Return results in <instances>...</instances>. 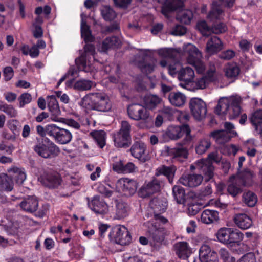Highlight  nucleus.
<instances>
[{
	"label": "nucleus",
	"mask_w": 262,
	"mask_h": 262,
	"mask_svg": "<svg viewBox=\"0 0 262 262\" xmlns=\"http://www.w3.org/2000/svg\"><path fill=\"white\" fill-rule=\"evenodd\" d=\"M160 187L159 181L154 179L149 182L145 183L140 189L138 194L141 198H146L160 191Z\"/></svg>",
	"instance_id": "dca6fc26"
},
{
	"label": "nucleus",
	"mask_w": 262,
	"mask_h": 262,
	"mask_svg": "<svg viewBox=\"0 0 262 262\" xmlns=\"http://www.w3.org/2000/svg\"><path fill=\"white\" fill-rule=\"evenodd\" d=\"M146 148V145L144 143L136 142L132 145L130 151L134 158L138 159L142 162H145L147 160L144 155Z\"/></svg>",
	"instance_id": "aec40b11"
},
{
	"label": "nucleus",
	"mask_w": 262,
	"mask_h": 262,
	"mask_svg": "<svg viewBox=\"0 0 262 262\" xmlns=\"http://www.w3.org/2000/svg\"><path fill=\"white\" fill-rule=\"evenodd\" d=\"M10 177L6 173L0 174V189L7 191H11L13 188V177L18 184H21L26 179L24 169L16 166H12L7 170Z\"/></svg>",
	"instance_id": "f257e3e1"
},
{
	"label": "nucleus",
	"mask_w": 262,
	"mask_h": 262,
	"mask_svg": "<svg viewBox=\"0 0 262 262\" xmlns=\"http://www.w3.org/2000/svg\"><path fill=\"white\" fill-rule=\"evenodd\" d=\"M150 224V223H148ZM149 227L148 232L150 236L156 242H162L166 235L165 229L162 227H157L156 225L151 224V227L148 225Z\"/></svg>",
	"instance_id": "b1692460"
},
{
	"label": "nucleus",
	"mask_w": 262,
	"mask_h": 262,
	"mask_svg": "<svg viewBox=\"0 0 262 262\" xmlns=\"http://www.w3.org/2000/svg\"><path fill=\"white\" fill-rule=\"evenodd\" d=\"M190 108L194 118L201 120L205 118L207 113L206 103L198 98H192L189 103Z\"/></svg>",
	"instance_id": "9b49d317"
},
{
	"label": "nucleus",
	"mask_w": 262,
	"mask_h": 262,
	"mask_svg": "<svg viewBox=\"0 0 262 262\" xmlns=\"http://www.w3.org/2000/svg\"><path fill=\"white\" fill-rule=\"evenodd\" d=\"M211 142L209 139H200L195 146V151L198 155L205 153L211 146Z\"/></svg>",
	"instance_id": "ea45409f"
},
{
	"label": "nucleus",
	"mask_w": 262,
	"mask_h": 262,
	"mask_svg": "<svg viewBox=\"0 0 262 262\" xmlns=\"http://www.w3.org/2000/svg\"><path fill=\"white\" fill-rule=\"evenodd\" d=\"M172 192L177 202L179 204L182 203L185 198L184 189L181 186L176 185L173 187Z\"/></svg>",
	"instance_id": "3c124183"
},
{
	"label": "nucleus",
	"mask_w": 262,
	"mask_h": 262,
	"mask_svg": "<svg viewBox=\"0 0 262 262\" xmlns=\"http://www.w3.org/2000/svg\"><path fill=\"white\" fill-rule=\"evenodd\" d=\"M234 221L237 227L244 230L249 229L252 225L251 217L245 213H239L235 215Z\"/></svg>",
	"instance_id": "393cba45"
},
{
	"label": "nucleus",
	"mask_w": 262,
	"mask_h": 262,
	"mask_svg": "<svg viewBox=\"0 0 262 262\" xmlns=\"http://www.w3.org/2000/svg\"><path fill=\"white\" fill-rule=\"evenodd\" d=\"M33 149L36 154L44 158L57 156L59 152L58 147L53 142H39L34 145Z\"/></svg>",
	"instance_id": "6e6552de"
},
{
	"label": "nucleus",
	"mask_w": 262,
	"mask_h": 262,
	"mask_svg": "<svg viewBox=\"0 0 262 262\" xmlns=\"http://www.w3.org/2000/svg\"><path fill=\"white\" fill-rule=\"evenodd\" d=\"M123 185V190L129 195L133 194L137 188V183L136 181L129 179H124L120 181Z\"/></svg>",
	"instance_id": "e433bc0d"
},
{
	"label": "nucleus",
	"mask_w": 262,
	"mask_h": 262,
	"mask_svg": "<svg viewBox=\"0 0 262 262\" xmlns=\"http://www.w3.org/2000/svg\"><path fill=\"white\" fill-rule=\"evenodd\" d=\"M168 155L173 159L179 161H183L188 157V149L183 146H178L172 148H168Z\"/></svg>",
	"instance_id": "5701e85b"
},
{
	"label": "nucleus",
	"mask_w": 262,
	"mask_h": 262,
	"mask_svg": "<svg viewBox=\"0 0 262 262\" xmlns=\"http://www.w3.org/2000/svg\"><path fill=\"white\" fill-rule=\"evenodd\" d=\"M21 208L28 212L35 211L38 206V202L36 198L34 196H30L25 199L20 204Z\"/></svg>",
	"instance_id": "bb28decb"
},
{
	"label": "nucleus",
	"mask_w": 262,
	"mask_h": 262,
	"mask_svg": "<svg viewBox=\"0 0 262 262\" xmlns=\"http://www.w3.org/2000/svg\"><path fill=\"white\" fill-rule=\"evenodd\" d=\"M130 131L131 125L129 123L126 121H122L120 130L113 135L115 146H128L130 140Z\"/></svg>",
	"instance_id": "39448f33"
},
{
	"label": "nucleus",
	"mask_w": 262,
	"mask_h": 262,
	"mask_svg": "<svg viewBox=\"0 0 262 262\" xmlns=\"http://www.w3.org/2000/svg\"><path fill=\"white\" fill-rule=\"evenodd\" d=\"M238 101V96H231L230 97H224L219 100L218 104L216 107L215 112L218 114H226L229 111L231 106L234 101L237 103Z\"/></svg>",
	"instance_id": "f3484780"
},
{
	"label": "nucleus",
	"mask_w": 262,
	"mask_h": 262,
	"mask_svg": "<svg viewBox=\"0 0 262 262\" xmlns=\"http://www.w3.org/2000/svg\"><path fill=\"white\" fill-rule=\"evenodd\" d=\"M92 94L84 96L78 102V104L85 109L94 110V101Z\"/></svg>",
	"instance_id": "79ce46f5"
},
{
	"label": "nucleus",
	"mask_w": 262,
	"mask_h": 262,
	"mask_svg": "<svg viewBox=\"0 0 262 262\" xmlns=\"http://www.w3.org/2000/svg\"><path fill=\"white\" fill-rule=\"evenodd\" d=\"M72 139V135L69 130L60 127L55 140L60 144H65L69 143Z\"/></svg>",
	"instance_id": "c9c22d12"
},
{
	"label": "nucleus",
	"mask_w": 262,
	"mask_h": 262,
	"mask_svg": "<svg viewBox=\"0 0 262 262\" xmlns=\"http://www.w3.org/2000/svg\"><path fill=\"white\" fill-rule=\"evenodd\" d=\"M251 121L254 125L261 122L262 121V110L255 111L250 118Z\"/></svg>",
	"instance_id": "69168bd1"
},
{
	"label": "nucleus",
	"mask_w": 262,
	"mask_h": 262,
	"mask_svg": "<svg viewBox=\"0 0 262 262\" xmlns=\"http://www.w3.org/2000/svg\"><path fill=\"white\" fill-rule=\"evenodd\" d=\"M190 133V129L187 125H183L182 126L171 125L167 128L165 132V135H166L169 139L177 140L181 138L184 135H185V139L187 141L189 142L192 139Z\"/></svg>",
	"instance_id": "1a4fd4ad"
},
{
	"label": "nucleus",
	"mask_w": 262,
	"mask_h": 262,
	"mask_svg": "<svg viewBox=\"0 0 262 262\" xmlns=\"http://www.w3.org/2000/svg\"><path fill=\"white\" fill-rule=\"evenodd\" d=\"M103 18L106 21H111L116 17V13L110 6H104L101 9Z\"/></svg>",
	"instance_id": "de8ad7c7"
},
{
	"label": "nucleus",
	"mask_w": 262,
	"mask_h": 262,
	"mask_svg": "<svg viewBox=\"0 0 262 262\" xmlns=\"http://www.w3.org/2000/svg\"><path fill=\"white\" fill-rule=\"evenodd\" d=\"M59 128L60 127L53 124L47 125L46 130V135L52 137L55 139L59 129Z\"/></svg>",
	"instance_id": "0e129e2a"
},
{
	"label": "nucleus",
	"mask_w": 262,
	"mask_h": 262,
	"mask_svg": "<svg viewBox=\"0 0 262 262\" xmlns=\"http://www.w3.org/2000/svg\"><path fill=\"white\" fill-rule=\"evenodd\" d=\"M241 101V98L238 96V102H237V103L234 101L233 102L229 111L227 113V114H229L230 119H233L239 115L241 112V108L239 106Z\"/></svg>",
	"instance_id": "603ef678"
},
{
	"label": "nucleus",
	"mask_w": 262,
	"mask_h": 262,
	"mask_svg": "<svg viewBox=\"0 0 262 262\" xmlns=\"http://www.w3.org/2000/svg\"><path fill=\"white\" fill-rule=\"evenodd\" d=\"M177 3V0H173L172 3H167L165 4L162 9V13L166 16L169 12L177 10L178 8V7L176 6V4Z\"/></svg>",
	"instance_id": "052dcab7"
},
{
	"label": "nucleus",
	"mask_w": 262,
	"mask_h": 262,
	"mask_svg": "<svg viewBox=\"0 0 262 262\" xmlns=\"http://www.w3.org/2000/svg\"><path fill=\"white\" fill-rule=\"evenodd\" d=\"M219 254L221 258L224 262H235V259L231 256L228 251L225 249H221L219 251Z\"/></svg>",
	"instance_id": "680f3d73"
},
{
	"label": "nucleus",
	"mask_w": 262,
	"mask_h": 262,
	"mask_svg": "<svg viewBox=\"0 0 262 262\" xmlns=\"http://www.w3.org/2000/svg\"><path fill=\"white\" fill-rule=\"evenodd\" d=\"M239 178L244 186L249 187L253 184L255 174L250 170L246 169L239 173Z\"/></svg>",
	"instance_id": "72a5a7b5"
},
{
	"label": "nucleus",
	"mask_w": 262,
	"mask_h": 262,
	"mask_svg": "<svg viewBox=\"0 0 262 262\" xmlns=\"http://www.w3.org/2000/svg\"><path fill=\"white\" fill-rule=\"evenodd\" d=\"M81 37L86 42H92L93 40V37L91 34L89 27L86 23L82 19L81 23Z\"/></svg>",
	"instance_id": "49530a36"
},
{
	"label": "nucleus",
	"mask_w": 262,
	"mask_h": 262,
	"mask_svg": "<svg viewBox=\"0 0 262 262\" xmlns=\"http://www.w3.org/2000/svg\"><path fill=\"white\" fill-rule=\"evenodd\" d=\"M168 99L172 105L181 107L185 104L187 98L183 93L177 91L170 92L168 95Z\"/></svg>",
	"instance_id": "412c9836"
},
{
	"label": "nucleus",
	"mask_w": 262,
	"mask_h": 262,
	"mask_svg": "<svg viewBox=\"0 0 262 262\" xmlns=\"http://www.w3.org/2000/svg\"><path fill=\"white\" fill-rule=\"evenodd\" d=\"M227 191L232 196H235L242 192V189L236 183L233 182L228 185Z\"/></svg>",
	"instance_id": "13d9d810"
},
{
	"label": "nucleus",
	"mask_w": 262,
	"mask_h": 262,
	"mask_svg": "<svg viewBox=\"0 0 262 262\" xmlns=\"http://www.w3.org/2000/svg\"><path fill=\"white\" fill-rule=\"evenodd\" d=\"M203 177L200 174H184L179 179V182L184 186L195 187L200 185Z\"/></svg>",
	"instance_id": "6ab92c4d"
},
{
	"label": "nucleus",
	"mask_w": 262,
	"mask_h": 262,
	"mask_svg": "<svg viewBox=\"0 0 262 262\" xmlns=\"http://www.w3.org/2000/svg\"><path fill=\"white\" fill-rule=\"evenodd\" d=\"M174 249L178 256L181 258H187L191 253L188 244L185 242H179L175 244Z\"/></svg>",
	"instance_id": "cd10ccee"
},
{
	"label": "nucleus",
	"mask_w": 262,
	"mask_h": 262,
	"mask_svg": "<svg viewBox=\"0 0 262 262\" xmlns=\"http://www.w3.org/2000/svg\"><path fill=\"white\" fill-rule=\"evenodd\" d=\"M129 211L128 205L123 202H116L115 213L113 216L114 220H121L128 216Z\"/></svg>",
	"instance_id": "a878e982"
},
{
	"label": "nucleus",
	"mask_w": 262,
	"mask_h": 262,
	"mask_svg": "<svg viewBox=\"0 0 262 262\" xmlns=\"http://www.w3.org/2000/svg\"><path fill=\"white\" fill-rule=\"evenodd\" d=\"M92 81L85 79L77 81L74 84V88L79 91H86L91 89L93 86Z\"/></svg>",
	"instance_id": "09e8293b"
},
{
	"label": "nucleus",
	"mask_w": 262,
	"mask_h": 262,
	"mask_svg": "<svg viewBox=\"0 0 262 262\" xmlns=\"http://www.w3.org/2000/svg\"><path fill=\"white\" fill-rule=\"evenodd\" d=\"M244 203L249 207H253L257 202L256 195L251 191L245 192L243 194Z\"/></svg>",
	"instance_id": "37998d69"
},
{
	"label": "nucleus",
	"mask_w": 262,
	"mask_h": 262,
	"mask_svg": "<svg viewBox=\"0 0 262 262\" xmlns=\"http://www.w3.org/2000/svg\"><path fill=\"white\" fill-rule=\"evenodd\" d=\"M38 181L45 186L50 188H57L60 184V179L57 174L45 171L38 178Z\"/></svg>",
	"instance_id": "2eb2a0df"
},
{
	"label": "nucleus",
	"mask_w": 262,
	"mask_h": 262,
	"mask_svg": "<svg viewBox=\"0 0 262 262\" xmlns=\"http://www.w3.org/2000/svg\"><path fill=\"white\" fill-rule=\"evenodd\" d=\"M227 28L226 25L224 23H219L214 25L212 27V33L214 34L222 33L226 31Z\"/></svg>",
	"instance_id": "774afa93"
},
{
	"label": "nucleus",
	"mask_w": 262,
	"mask_h": 262,
	"mask_svg": "<svg viewBox=\"0 0 262 262\" xmlns=\"http://www.w3.org/2000/svg\"><path fill=\"white\" fill-rule=\"evenodd\" d=\"M157 53L162 58L172 59L177 56L179 51L172 48H164L158 49Z\"/></svg>",
	"instance_id": "a19ab883"
},
{
	"label": "nucleus",
	"mask_w": 262,
	"mask_h": 262,
	"mask_svg": "<svg viewBox=\"0 0 262 262\" xmlns=\"http://www.w3.org/2000/svg\"><path fill=\"white\" fill-rule=\"evenodd\" d=\"M121 44V41L116 36L106 38L102 42L101 51L106 52L110 49L118 48Z\"/></svg>",
	"instance_id": "c756f323"
},
{
	"label": "nucleus",
	"mask_w": 262,
	"mask_h": 262,
	"mask_svg": "<svg viewBox=\"0 0 262 262\" xmlns=\"http://www.w3.org/2000/svg\"><path fill=\"white\" fill-rule=\"evenodd\" d=\"M109 236L116 243L121 245L128 244L131 241V236L127 229L124 226H120L114 228Z\"/></svg>",
	"instance_id": "9d476101"
},
{
	"label": "nucleus",
	"mask_w": 262,
	"mask_h": 262,
	"mask_svg": "<svg viewBox=\"0 0 262 262\" xmlns=\"http://www.w3.org/2000/svg\"><path fill=\"white\" fill-rule=\"evenodd\" d=\"M139 67L141 71L146 73H150L155 69V60H151L150 61L148 62L147 60L141 62L139 63Z\"/></svg>",
	"instance_id": "5fc2aeb1"
},
{
	"label": "nucleus",
	"mask_w": 262,
	"mask_h": 262,
	"mask_svg": "<svg viewBox=\"0 0 262 262\" xmlns=\"http://www.w3.org/2000/svg\"><path fill=\"white\" fill-rule=\"evenodd\" d=\"M89 207L97 215L103 217L109 212L107 204L99 196H94L91 201H88Z\"/></svg>",
	"instance_id": "ddd939ff"
},
{
	"label": "nucleus",
	"mask_w": 262,
	"mask_h": 262,
	"mask_svg": "<svg viewBox=\"0 0 262 262\" xmlns=\"http://www.w3.org/2000/svg\"><path fill=\"white\" fill-rule=\"evenodd\" d=\"M215 235L220 242L230 246L239 245L244 237L243 234L237 230L225 227L220 228Z\"/></svg>",
	"instance_id": "20e7f679"
},
{
	"label": "nucleus",
	"mask_w": 262,
	"mask_h": 262,
	"mask_svg": "<svg viewBox=\"0 0 262 262\" xmlns=\"http://www.w3.org/2000/svg\"><path fill=\"white\" fill-rule=\"evenodd\" d=\"M47 99L48 107L52 115L55 117L58 116L60 114V110L55 96L53 95L49 96Z\"/></svg>",
	"instance_id": "4c0bfd02"
},
{
	"label": "nucleus",
	"mask_w": 262,
	"mask_h": 262,
	"mask_svg": "<svg viewBox=\"0 0 262 262\" xmlns=\"http://www.w3.org/2000/svg\"><path fill=\"white\" fill-rule=\"evenodd\" d=\"M240 69L236 63H232L227 67L226 75L228 77H235L238 75Z\"/></svg>",
	"instance_id": "6e6d98bb"
},
{
	"label": "nucleus",
	"mask_w": 262,
	"mask_h": 262,
	"mask_svg": "<svg viewBox=\"0 0 262 262\" xmlns=\"http://www.w3.org/2000/svg\"><path fill=\"white\" fill-rule=\"evenodd\" d=\"M210 136L212 137L216 143L220 144H223L228 142L232 137V135L229 134V133L223 129L213 131L210 133Z\"/></svg>",
	"instance_id": "c85d7f7f"
},
{
	"label": "nucleus",
	"mask_w": 262,
	"mask_h": 262,
	"mask_svg": "<svg viewBox=\"0 0 262 262\" xmlns=\"http://www.w3.org/2000/svg\"><path fill=\"white\" fill-rule=\"evenodd\" d=\"M92 95L94 97V110L102 112L111 110L112 103L106 95L101 93H92Z\"/></svg>",
	"instance_id": "f8f14e48"
},
{
	"label": "nucleus",
	"mask_w": 262,
	"mask_h": 262,
	"mask_svg": "<svg viewBox=\"0 0 262 262\" xmlns=\"http://www.w3.org/2000/svg\"><path fill=\"white\" fill-rule=\"evenodd\" d=\"M127 112L129 118L136 121L142 120L147 122L152 117L150 111L144 105L138 103L129 105L127 108Z\"/></svg>",
	"instance_id": "0eeeda50"
},
{
	"label": "nucleus",
	"mask_w": 262,
	"mask_h": 262,
	"mask_svg": "<svg viewBox=\"0 0 262 262\" xmlns=\"http://www.w3.org/2000/svg\"><path fill=\"white\" fill-rule=\"evenodd\" d=\"M54 120L64 123L76 129H79L80 127V125L78 122L72 119L60 118L57 120L55 119H54Z\"/></svg>",
	"instance_id": "bf43d9fd"
},
{
	"label": "nucleus",
	"mask_w": 262,
	"mask_h": 262,
	"mask_svg": "<svg viewBox=\"0 0 262 262\" xmlns=\"http://www.w3.org/2000/svg\"><path fill=\"white\" fill-rule=\"evenodd\" d=\"M208 157V159L198 160L194 164L191 165L190 167L191 170L198 169L200 171L202 172L207 181L210 180L214 176V167L211 161L216 163L219 162L220 161V157L216 152L209 154Z\"/></svg>",
	"instance_id": "f03ea898"
},
{
	"label": "nucleus",
	"mask_w": 262,
	"mask_h": 262,
	"mask_svg": "<svg viewBox=\"0 0 262 262\" xmlns=\"http://www.w3.org/2000/svg\"><path fill=\"white\" fill-rule=\"evenodd\" d=\"M183 51L187 56V62L193 66L198 73L204 72L205 66L201 60L202 53L198 49L191 43H188L183 46Z\"/></svg>",
	"instance_id": "7ed1b4c3"
},
{
	"label": "nucleus",
	"mask_w": 262,
	"mask_h": 262,
	"mask_svg": "<svg viewBox=\"0 0 262 262\" xmlns=\"http://www.w3.org/2000/svg\"><path fill=\"white\" fill-rule=\"evenodd\" d=\"M162 101V99L155 95H148L144 97L143 104L148 110H152Z\"/></svg>",
	"instance_id": "473e14b6"
},
{
	"label": "nucleus",
	"mask_w": 262,
	"mask_h": 262,
	"mask_svg": "<svg viewBox=\"0 0 262 262\" xmlns=\"http://www.w3.org/2000/svg\"><path fill=\"white\" fill-rule=\"evenodd\" d=\"M176 170V167L173 166L162 165L156 169V175L157 176L164 175L167 178L169 183H172Z\"/></svg>",
	"instance_id": "2f4dec72"
},
{
	"label": "nucleus",
	"mask_w": 262,
	"mask_h": 262,
	"mask_svg": "<svg viewBox=\"0 0 262 262\" xmlns=\"http://www.w3.org/2000/svg\"><path fill=\"white\" fill-rule=\"evenodd\" d=\"M197 28L204 36H208L212 33V28H210L204 20L199 21Z\"/></svg>",
	"instance_id": "4d7b16f0"
},
{
	"label": "nucleus",
	"mask_w": 262,
	"mask_h": 262,
	"mask_svg": "<svg viewBox=\"0 0 262 262\" xmlns=\"http://www.w3.org/2000/svg\"><path fill=\"white\" fill-rule=\"evenodd\" d=\"M223 15L224 12L220 7L217 5L216 2H213L211 10L207 16L208 18L211 20L215 19H221L223 18Z\"/></svg>",
	"instance_id": "58836bf2"
},
{
	"label": "nucleus",
	"mask_w": 262,
	"mask_h": 262,
	"mask_svg": "<svg viewBox=\"0 0 262 262\" xmlns=\"http://www.w3.org/2000/svg\"><path fill=\"white\" fill-rule=\"evenodd\" d=\"M163 204L161 201L157 198L152 199L150 202L149 205L154 212V219L157 223L165 224L167 220L159 214L164 212L166 209V205Z\"/></svg>",
	"instance_id": "4468645a"
},
{
	"label": "nucleus",
	"mask_w": 262,
	"mask_h": 262,
	"mask_svg": "<svg viewBox=\"0 0 262 262\" xmlns=\"http://www.w3.org/2000/svg\"><path fill=\"white\" fill-rule=\"evenodd\" d=\"M192 17V12L189 10H181L178 12L177 15V20L185 24H189Z\"/></svg>",
	"instance_id": "c03bdc74"
},
{
	"label": "nucleus",
	"mask_w": 262,
	"mask_h": 262,
	"mask_svg": "<svg viewBox=\"0 0 262 262\" xmlns=\"http://www.w3.org/2000/svg\"><path fill=\"white\" fill-rule=\"evenodd\" d=\"M209 83L204 76L197 79L193 82V84L197 89H204L206 88Z\"/></svg>",
	"instance_id": "338daca9"
},
{
	"label": "nucleus",
	"mask_w": 262,
	"mask_h": 262,
	"mask_svg": "<svg viewBox=\"0 0 262 262\" xmlns=\"http://www.w3.org/2000/svg\"><path fill=\"white\" fill-rule=\"evenodd\" d=\"M95 47L93 45L86 44L84 47V53L79 58L75 59V62L78 69L85 72H92L94 67L90 61V56L94 58Z\"/></svg>",
	"instance_id": "423d86ee"
},
{
	"label": "nucleus",
	"mask_w": 262,
	"mask_h": 262,
	"mask_svg": "<svg viewBox=\"0 0 262 262\" xmlns=\"http://www.w3.org/2000/svg\"><path fill=\"white\" fill-rule=\"evenodd\" d=\"M18 100L19 103V107H23L26 104L31 102L32 101V96L29 93H23L18 97Z\"/></svg>",
	"instance_id": "e2e57ef3"
},
{
	"label": "nucleus",
	"mask_w": 262,
	"mask_h": 262,
	"mask_svg": "<svg viewBox=\"0 0 262 262\" xmlns=\"http://www.w3.org/2000/svg\"><path fill=\"white\" fill-rule=\"evenodd\" d=\"M209 83L215 81L220 78V74L216 71L214 65L211 66L207 70L206 74L204 76Z\"/></svg>",
	"instance_id": "8fccbe9b"
},
{
	"label": "nucleus",
	"mask_w": 262,
	"mask_h": 262,
	"mask_svg": "<svg viewBox=\"0 0 262 262\" xmlns=\"http://www.w3.org/2000/svg\"><path fill=\"white\" fill-rule=\"evenodd\" d=\"M218 215L215 210L206 209L201 214V220L204 224H209L218 220Z\"/></svg>",
	"instance_id": "f704fd0d"
},
{
	"label": "nucleus",
	"mask_w": 262,
	"mask_h": 262,
	"mask_svg": "<svg viewBox=\"0 0 262 262\" xmlns=\"http://www.w3.org/2000/svg\"><path fill=\"white\" fill-rule=\"evenodd\" d=\"M223 49V43L220 39L215 36L210 37L206 44V52L210 54H215Z\"/></svg>",
	"instance_id": "4be33fe9"
},
{
	"label": "nucleus",
	"mask_w": 262,
	"mask_h": 262,
	"mask_svg": "<svg viewBox=\"0 0 262 262\" xmlns=\"http://www.w3.org/2000/svg\"><path fill=\"white\" fill-rule=\"evenodd\" d=\"M194 76L193 70L188 67L183 68L178 72V78L180 81H183L185 85H188L192 82Z\"/></svg>",
	"instance_id": "7c9ffc66"
},
{
	"label": "nucleus",
	"mask_w": 262,
	"mask_h": 262,
	"mask_svg": "<svg viewBox=\"0 0 262 262\" xmlns=\"http://www.w3.org/2000/svg\"><path fill=\"white\" fill-rule=\"evenodd\" d=\"M98 145L102 148L105 145L106 133L102 130H96L91 133Z\"/></svg>",
	"instance_id": "a18cd8bd"
},
{
	"label": "nucleus",
	"mask_w": 262,
	"mask_h": 262,
	"mask_svg": "<svg viewBox=\"0 0 262 262\" xmlns=\"http://www.w3.org/2000/svg\"><path fill=\"white\" fill-rule=\"evenodd\" d=\"M0 111L5 113L11 117L17 116V111L11 105H8L0 100Z\"/></svg>",
	"instance_id": "864d4df0"
},
{
	"label": "nucleus",
	"mask_w": 262,
	"mask_h": 262,
	"mask_svg": "<svg viewBox=\"0 0 262 262\" xmlns=\"http://www.w3.org/2000/svg\"><path fill=\"white\" fill-rule=\"evenodd\" d=\"M216 254L211 251L210 247L207 244H203L199 250L198 262H217Z\"/></svg>",
	"instance_id": "a211bd4d"
}]
</instances>
